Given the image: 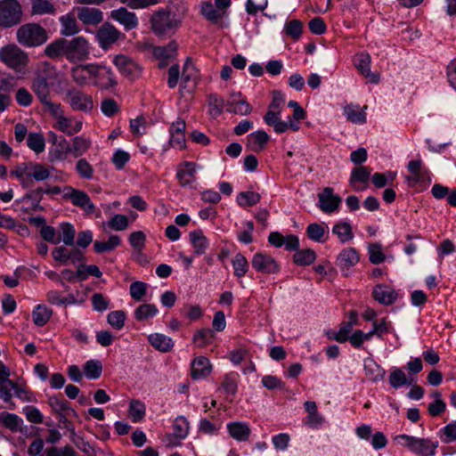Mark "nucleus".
Returning <instances> with one entry per match:
<instances>
[{
    "instance_id": "c756f323",
    "label": "nucleus",
    "mask_w": 456,
    "mask_h": 456,
    "mask_svg": "<svg viewBox=\"0 0 456 456\" xmlns=\"http://www.w3.org/2000/svg\"><path fill=\"white\" fill-rule=\"evenodd\" d=\"M359 254L354 248L343 249L338 256V265L342 270L349 269L359 262Z\"/></svg>"
},
{
    "instance_id": "49530a36",
    "label": "nucleus",
    "mask_w": 456,
    "mask_h": 456,
    "mask_svg": "<svg viewBox=\"0 0 456 456\" xmlns=\"http://www.w3.org/2000/svg\"><path fill=\"white\" fill-rule=\"evenodd\" d=\"M346 118L355 124H363L366 122V114L363 110H359V106L349 104L344 109Z\"/></svg>"
},
{
    "instance_id": "a211bd4d",
    "label": "nucleus",
    "mask_w": 456,
    "mask_h": 456,
    "mask_svg": "<svg viewBox=\"0 0 456 456\" xmlns=\"http://www.w3.org/2000/svg\"><path fill=\"white\" fill-rule=\"evenodd\" d=\"M93 64L77 65L70 69L72 80L80 86L88 85L92 81Z\"/></svg>"
},
{
    "instance_id": "6e6552de",
    "label": "nucleus",
    "mask_w": 456,
    "mask_h": 456,
    "mask_svg": "<svg viewBox=\"0 0 456 456\" xmlns=\"http://www.w3.org/2000/svg\"><path fill=\"white\" fill-rule=\"evenodd\" d=\"M65 99L75 111L90 113L94 108L92 95L77 88L68 90L65 94Z\"/></svg>"
},
{
    "instance_id": "2f4dec72",
    "label": "nucleus",
    "mask_w": 456,
    "mask_h": 456,
    "mask_svg": "<svg viewBox=\"0 0 456 456\" xmlns=\"http://www.w3.org/2000/svg\"><path fill=\"white\" fill-rule=\"evenodd\" d=\"M53 310L45 305H37L32 311L33 322L38 326H45L53 315Z\"/></svg>"
},
{
    "instance_id": "5701e85b",
    "label": "nucleus",
    "mask_w": 456,
    "mask_h": 456,
    "mask_svg": "<svg viewBox=\"0 0 456 456\" xmlns=\"http://www.w3.org/2000/svg\"><path fill=\"white\" fill-rule=\"evenodd\" d=\"M370 177V170L367 167L359 166L352 170L350 183L356 190H362L368 183Z\"/></svg>"
},
{
    "instance_id": "20e7f679",
    "label": "nucleus",
    "mask_w": 456,
    "mask_h": 456,
    "mask_svg": "<svg viewBox=\"0 0 456 456\" xmlns=\"http://www.w3.org/2000/svg\"><path fill=\"white\" fill-rule=\"evenodd\" d=\"M44 195L47 197H53L55 195L61 196L63 200H89L90 196L82 191L73 189L69 186L59 187L49 186L40 187L34 190L31 195L27 194L23 200L33 198L34 200H42Z\"/></svg>"
},
{
    "instance_id": "0eeeda50",
    "label": "nucleus",
    "mask_w": 456,
    "mask_h": 456,
    "mask_svg": "<svg viewBox=\"0 0 456 456\" xmlns=\"http://www.w3.org/2000/svg\"><path fill=\"white\" fill-rule=\"evenodd\" d=\"M22 8L17 0L0 1V27L11 28L22 20Z\"/></svg>"
},
{
    "instance_id": "423d86ee",
    "label": "nucleus",
    "mask_w": 456,
    "mask_h": 456,
    "mask_svg": "<svg viewBox=\"0 0 456 456\" xmlns=\"http://www.w3.org/2000/svg\"><path fill=\"white\" fill-rule=\"evenodd\" d=\"M395 440L401 445L421 456L434 455L437 447V443H433L429 439L418 438L408 435H399L395 437Z\"/></svg>"
},
{
    "instance_id": "5fc2aeb1",
    "label": "nucleus",
    "mask_w": 456,
    "mask_h": 456,
    "mask_svg": "<svg viewBox=\"0 0 456 456\" xmlns=\"http://www.w3.org/2000/svg\"><path fill=\"white\" fill-rule=\"evenodd\" d=\"M222 428V422H212L208 419H202L200 420L198 430L200 433L208 436L218 435Z\"/></svg>"
},
{
    "instance_id": "393cba45",
    "label": "nucleus",
    "mask_w": 456,
    "mask_h": 456,
    "mask_svg": "<svg viewBox=\"0 0 456 456\" xmlns=\"http://www.w3.org/2000/svg\"><path fill=\"white\" fill-rule=\"evenodd\" d=\"M269 139V135L265 131H256L248 136L246 147L248 150L255 152L261 151L268 142Z\"/></svg>"
},
{
    "instance_id": "a878e982",
    "label": "nucleus",
    "mask_w": 456,
    "mask_h": 456,
    "mask_svg": "<svg viewBox=\"0 0 456 456\" xmlns=\"http://www.w3.org/2000/svg\"><path fill=\"white\" fill-rule=\"evenodd\" d=\"M82 121L76 120L73 124V119L71 118H68L63 115L55 121L54 127L68 135H73L82 129Z\"/></svg>"
},
{
    "instance_id": "e2e57ef3",
    "label": "nucleus",
    "mask_w": 456,
    "mask_h": 456,
    "mask_svg": "<svg viewBox=\"0 0 456 456\" xmlns=\"http://www.w3.org/2000/svg\"><path fill=\"white\" fill-rule=\"evenodd\" d=\"M126 314L123 311H112L107 316L109 324L116 329L121 330L125 325Z\"/></svg>"
},
{
    "instance_id": "338daca9",
    "label": "nucleus",
    "mask_w": 456,
    "mask_h": 456,
    "mask_svg": "<svg viewBox=\"0 0 456 456\" xmlns=\"http://www.w3.org/2000/svg\"><path fill=\"white\" fill-rule=\"evenodd\" d=\"M76 170L80 177L91 179L94 175V168L86 159H80L76 164Z\"/></svg>"
},
{
    "instance_id": "dca6fc26",
    "label": "nucleus",
    "mask_w": 456,
    "mask_h": 456,
    "mask_svg": "<svg viewBox=\"0 0 456 456\" xmlns=\"http://www.w3.org/2000/svg\"><path fill=\"white\" fill-rule=\"evenodd\" d=\"M354 62L357 69L362 73V76L369 78L370 82L374 84L379 82V74L370 71L371 59L369 53H362L357 54Z\"/></svg>"
},
{
    "instance_id": "ddd939ff",
    "label": "nucleus",
    "mask_w": 456,
    "mask_h": 456,
    "mask_svg": "<svg viewBox=\"0 0 456 456\" xmlns=\"http://www.w3.org/2000/svg\"><path fill=\"white\" fill-rule=\"evenodd\" d=\"M408 170L411 175L407 177L408 184L411 187H415L418 183H430L429 171L423 167L420 159L411 160L408 164Z\"/></svg>"
},
{
    "instance_id": "4be33fe9",
    "label": "nucleus",
    "mask_w": 456,
    "mask_h": 456,
    "mask_svg": "<svg viewBox=\"0 0 456 456\" xmlns=\"http://www.w3.org/2000/svg\"><path fill=\"white\" fill-rule=\"evenodd\" d=\"M148 341L152 347L161 353L170 352L175 342L170 337H167L161 333H151L148 336Z\"/></svg>"
},
{
    "instance_id": "c9c22d12",
    "label": "nucleus",
    "mask_w": 456,
    "mask_h": 456,
    "mask_svg": "<svg viewBox=\"0 0 456 456\" xmlns=\"http://www.w3.org/2000/svg\"><path fill=\"white\" fill-rule=\"evenodd\" d=\"M22 423V419L14 413L6 411L0 413V424H2L4 428H8L12 432H17Z\"/></svg>"
},
{
    "instance_id": "8fccbe9b",
    "label": "nucleus",
    "mask_w": 456,
    "mask_h": 456,
    "mask_svg": "<svg viewBox=\"0 0 456 456\" xmlns=\"http://www.w3.org/2000/svg\"><path fill=\"white\" fill-rule=\"evenodd\" d=\"M84 372L87 379H96L102 373V364L99 360H89L84 365Z\"/></svg>"
},
{
    "instance_id": "e433bc0d",
    "label": "nucleus",
    "mask_w": 456,
    "mask_h": 456,
    "mask_svg": "<svg viewBox=\"0 0 456 456\" xmlns=\"http://www.w3.org/2000/svg\"><path fill=\"white\" fill-rule=\"evenodd\" d=\"M316 254L313 249H297L293 255V262L300 266L310 265L314 262Z\"/></svg>"
},
{
    "instance_id": "de8ad7c7",
    "label": "nucleus",
    "mask_w": 456,
    "mask_h": 456,
    "mask_svg": "<svg viewBox=\"0 0 456 456\" xmlns=\"http://www.w3.org/2000/svg\"><path fill=\"white\" fill-rule=\"evenodd\" d=\"M214 338V331L209 328H205L195 332L193 335V342L198 347H205L212 342Z\"/></svg>"
},
{
    "instance_id": "6ab92c4d",
    "label": "nucleus",
    "mask_w": 456,
    "mask_h": 456,
    "mask_svg": "<svg viewBox=\"0 0 456 456\" xmlns=\"http://www.w3.org/2000/svg\"><path fill=\"white\" fill-rule=\"evenodd\" d=\"M77 18L85 25L95 26L103 20V13L96 8L80 7L77 8Z\"/></svg>"
},
{
    "instance_id": "f8f14e48",
    "label": "nucleus",
    "mask_w": 456,
    "mask_h": 456,
    "mask_svg": "<svg viewBox=\"0 0 456 456\" xmlns=\"http://www.w3.org/2000/svg\"><path fill=\"white\" fill-rule=\"evenodd\" d=\"M50 77L43 72L37 73L31 81V89L38 101L43 104L49 101L51 94Z\"/></svg>"
},
{
    "instance_id": "3c124183",
    "label": "nucleus",
    "mask_w": 456,
    "mask_h": 456,
    "mask_svg": "<svg viewBox=\"0 0 456 456\" xmlns=\"http://www.w3.org/2000/svg\"><path fill=\"white\" fill-rule=\"evenodd\" d=\"M91 146V141L83 137L76 136L72 140L71 153L74 157L82 156L86 153Z\"/></svg>"
},
{
    "instance_id": "69168bd1",
    "label": "nucleus",
    "mask_w": 456,
    "mask_h": 456,
    "mask_svg": "<svg viewBox=\"0 0 456 456\" xmlns=\"http://www.w3.org/2000/svg\"><path fill=\"white\" fill-rule=\"evenodd\" d=\"M128 241L132 248L141 252L145 247L146 236L142 231L134 232L129 235Z\"/></svg>"
},
{
    "instance_id": "09e8293b",
    "label": "nucleus",
    "mask_w": 456,
    "mask_h": 456,
    "mask_svg": "<svg viewBox=\"0 0 456 456\" xmlns=\"http://www.w3.org/2000/svg\"><path fill=\"white\" fill-rule=\"evenodd\" d=\"M201 14L212 23H216L224 17V12L216 9L210 2H206L201 5Z\"/></svg>"
},
{
    "instance_id": "c85d7f7f",
    "label": "nucleus",
    "mask_w": 456,
    "mask_h": 456,
    "mask_svg": "<svg viewBox=\"0 0 456 456\" xmlns=\"http://www.w3.org/2000/svg\"><path fill=\"white\" fill-rule=\"evenodd\" d=\"M61 34L64 37H71L80 31L76 17L68 13L60 18Z\"/></svg>"
},
{
    "instance_id": "1a4fd4ad",
    "label": "nucleus",
    "mask_w": 456,
    "mask_h": 456,
    "mask_svg": "<svg viewBox=\"0 0 456 456\" xmlns=\"http://www.w3.org/2000/svg\"><path fill=\"white\" fill-rule=\"evenodd\" d=\"M95 37L101 48L108 50L125 35L111 23L105 22L97 29Z\"/></svg>"
},
{
    "instance_id": "864d4df0",
    "label": "nucleus",
    "mask_w": 456,
    "mask_h": 456,
    "mask_svg": "<svg viewBox=\"0 0 456 456\" xmlns=\"http://www.w3.org/2000/svg\"><path fill=\"white\" fill-rule=\"evenodd\" d=\"M220 388L223 389L227 395L234 396L238 390L237 374H226L224 377Z\"/></svg>"
},
{
    "instance_id": "052dcab7",
    "label": "nucleus",
    "mask_w": 456,
    "mask_h": 456,
    "mask_svg": "<svg viewBox=\"0 0 456 456\" xmlns=\"http://www.w3.org/2000/svg\"><path fill=\"white\" fill-rule=\"evenodd\" d=\"M128 225V217L121 214L114 215L108 222V226L113 231H124Z\"/></svg>"
},
{
    "instance_id": "9b49d317",
    "label": "nucleus",
    "mask_w": 456,
    "mask_h": 456,
    "mask_svg": "<svg viewBox=\"0 0 456 456\" xmlns=\"http://www.w3.org/2000/svg\"><path fill=\"white\" fill-rule=\"evenodd\" d=\"M91 82L102 89H110L117 85L114 73L110 68L99 64H93Z\"/></svg>"
},
{
    "instance_id": "412c9836",
    "label": "nucleus",
    "mask_w": 456,
    "mask_h": 456,
    "mask_svg": "<svg viewBox=\"0 0 456 456\" xmlns=\"http://www.w3.org/2000/svg\"><path fill=\"white\" fill-rule=\"evenodd\" d=\"M228 434L231 437L239 442L248 440L251 429L248 423L241 421L229 422L226 426Z\"/></svg>"
},
{
    "instance_id": "c03bdc74",
    "label": "nucleus",
    "mask_w": 456,
    "mask_h": 456,
    "mask_svg": "<svg viewBox=\"0 0 456 456\" xmlns=\"http://www.w3.org/2000/svg\"><path fill=\"white\" fill-rule=\"evenodd\" d=\"M332 232L336 234L340 242L346 243L354 238L352 226L346 222H340L332 228Z\"/></svg>"
},
{
    "instance_id": "7ed1b4c3",
    "label": "nucleus",
    "mask_w": 456,
    "mask_h": 456,
    "mask_svg": "<svg viewBox=\"0 0 456 456\" xmlns=\"http://www.w3.org/2000/svg\"><path fill=\"white\" fill-rule=\"evenodd\" d=\"M0 60L20 74L25 73L29 61L28 53L14 44H9L0 49Z\"/></svg>"
},
{
    "instance_id": "ea45409f",
    "label": "nucleus",
    "mask_w": 456,
    "mask_h": 456,
    "mask_svg": "<svg viewBox=\"0 0 456 456\" xmlns=\"http://www.w3.org/2000/svg\"><path fill=\"white\" fill-rule=\"evenodd\" d=\"M232 265L233 268V274L237 278L244 277L249 268L247 258L241 253H237L232 257Z\"/></svg>"
},
{
    "instance_id": "0e129e2a",
    "label": "nucleus",
    "mask_w": 456,
    "mask_h": 456,
    "mask_svg": "<svg viewBox=\"0 0 456 456\" xmlns=\"http://www.w3.org/2000/svg\"><path fill=\"white\" fill-rule=\"evenodd\" d=\"M303 23L298 20H292L286 23L284 30L287 36L298 39L302 34Z\"/></svg>"
},
{
    "instance_id": "a18cd8bd",
    "label": "nucleus",
    "mask_w": 456,
    "mask_h": 456,
    "mask_svg": "<svg viewBox=\"0 0 456 456\" xmlns=\"http://www.w3.org/2000/svg\"><path fill=\"white\" fill-rule=\"evenodd\" d=\"M177 50V44L175 41H170L167 45L153 47V55L161 60H167L175 57Z\"/></svg>"
},
{
    "instance_id": "4c0bfd02",
    "label": "nucleus",
    "mask_w": 456,
    "mask_h": 456,
    "mask_svg": "<svg viewBox=\"0 0 456 456\" xmlns=\"http://www.w3.org/2000/svg\"><path fill=\"white\" fill-rule=\"evenodd\" d=\"M413 379H408L404 371L400 368H394L389 375V384L393 388H399L404 385H411Z\"/></svg>"
},
{
    "instance_id": "79ce46f5",
    "label": "nucleus",
    "mask_w": 456,
    "mask_h": 456,
    "mask_svg": "<svg viewBox=\"0 0 456 456\" xmlns=\"http://www.w3.org/2000/svg\"><path fill=\"white\" fill-rule=\"evenodd\" d=\"M280 110L269 109L264 117L265 122L272 126L273 130L278 134L284 133L285 128L283 121L280 118Z\"/></svg>"
},
{
    "instance_id": "cd10ccee",
    "label": "nucleus",
    "mask_w": 456,
    "mask_h": 456,
    "mask_svg": "<svg viewBox=\"0 0 456 456\" xmlns=\"http://www.w3.org/2000/svg\"><path fill=\"white\" fill-rule=\"evenodd\" d=\"M48 404L52 408L53 411L57 414H72L73 417L77 416V412L74 409L69 407V403L65 400L62 395H53L48 398Z\"/></svg>"
},
{
    "instance_id": "473e14b6",
    "label": "nucleus",
    "mask_w": 456,
    "mask_h": 456,
    "mask_svg": "<svg viewBox=\"0 0 456 456\" xmlns=\"http://www.w3.org/2000/svg\"><path fill=\"white\" fill-rule=\"evenodd\" d=\"M56 13L54 4L49 0H31V14L45 15Z\"/></svg>"
},
{
    "instance_id": "603ef678",
    "label": "nucleus",
    "mask_w": 456,
    "mask_h": 456,
    "mask_svg": "<svg viewBox=\"0 0 456 456\" xmlns=\"http://www.w3.org/2000/svg\"><path fill=\"white\" fill-rule=\"evenodd\" d=\"M390 324L387 322V318H383L379 321H374L372 322V330L368 333H365V339L370 340L374 335L379 338H382L384 334L389 332Z\"/></svg>"
},
{
    "instance_id": "2eb2a0df",
    "label": "nucleus",
    "mask_w": 456,
    "mask_h": 456,
    "mask_svg": "<svg viewBox=\"0 0 456 456\" xmlns=\"http://www.w3.org/2000/svg\"><path fill=\"white\" fill-rule=\"evenodd\" d=\"M113 63L123 75L128 77L134 78L139 76L141 72V68L137 63L122 54L115 56Z\"/></svg>"
},
{
    "instance_id": "13d9d810",
    "label": "nucleus",
    "mask_w": 456,
    "mask_h": 456,
    "mask_svg": "<svg viewBox=\"0 0 456 456\" xmlns=\"http://www.w3.org/2000/svg\"><path fill=\"white\" fill-rule=\"evenodd\" d=\"M369 259L373 265H379L385 261L386 256L382 251V246L379 243H371L368 247Z\"/></svg>"
},
{
    "instance_id": "37998d69",
    "label": "nucleus",
    "mask_w": 456,
    "mask_h": 456,
    "mask_svg": "<svg viewBox=\"0 0 456 456\" xmlns=\"http://www.w3.org/2000/svg\"><path fill=\"white\" fill-rule=\"evenodd\" d=\"M306 235L314 241L323 242L328 237V232L323 225L313 223L306 227Z\"/></svg>"
},
{
    "instance_id": "680f3d73",
    "label": "nucleus",
    "mask_w": 456,
    "mask_h": 456,
    "mask_svg": "<svg viewBox=\"0 0 456 456\" xmlns=\"http://www.w3.org/2000/svg\"><path fill=\"white\" fill-rule=\"evenodd\" d=\"M208 104L209 113L216 118L223 112L224 101L216 94H210L208 96Z\"/></svg>"
},
{
    "instance_id": "f03ea898",
    "label": "nucleus",
    "mask_w": 456,
    "mask_h": 456,
    "mask_svg": "<svg viewBox=\"0 0 456 456\" xmlns=\"http://www.w3.org/2000/svg\"><path fill=\"white\" fill-rule=\"evenodd\" d=\"M151 29L159 37H170L181 26V20L167 10L161 9L152 13L150 19Z\"/></svg>"
},
{
    "instance_id": "6e6d98bb",
    "label": "nucleus",
    "mask_w": 456,
    "mask_h": 456,
    "mask_svg": "<svg viewBox=\"0 0 456 456\" xmlns=\"http://www.w3.org/2000/svg\"><path fill=\"white\" fill-rule=\"evenodd\" d=\"M27 145L37 153L43 152L45 146V138L39 133H30L28 135Z\"/></svg>"
},
{
    "instance_id": "f704fd0d",
    "label": "nucleus",
    "mask_w": 456,
    "mask_h": 456,
    "mask_svg": "<svg viewBox=\"0 0 456 456\" xmlns=\"http://www.w3.org/2000/svg\"><path fill=\"white\" fill-rule=\"evenodd\" d=\"M158 313L159 309L154 304H142L135 308L134 316L138 322H144L155 317Z\"/></svg>"
},
{
    "instance_id": "9d476101",
    "label": "nucleus",
    "mask_w": 456,
    "mask_h": 456,
    "mask_svg": "<svg viewBox=\"0 0 456 456\" xmlns=\"http://www.w3.org/2000/svg\"><path fill=\"white\" fill-rule=\"evenodd\" d=\"M252 267L263 274H277L281 271V265L271 255L265 252H256L251 258Z\"/></svg>"
},
{
    "instance_id": "bf43d9fd",
    "label": "nucleus",
    "mask_w": 456,
    "mask_h": 456,
    "mask_svg": "<svg viewBox=\"0 0 456 456\" xmlns=\"http://www.w3.org/2000/svg\"><path fill=\"white\" fill-rule=\"evenodd\" d=\"M129 292L134 300L142 301L147 292V284L139 281H134L130 285Z\"/></svg>"
},
{
    "instance_id": "72a5a7b5",
    "label": "nucleus",
    "mask_w": 456,
    "mask_h": 456,
    "mask_svg": "<svg viewBox=\"0 0 456 456\" xmlns=\"http://www.w3.org/2000/svg\"><path fill=\"white\" fill-rule=\"evenodd\" d=\"M128 414L134 423L142 421L146 414L145 404L138 399H133L129 402Z\"/></svg>"
},
{
    "instance_id": "a19ab883",
    "label": "nucleus",
    "mask_w": 456,
    "mask_h": 456,
    "mask_svg": "<svg viewBox=\"0 0 456 456\" xmlns=\"http://www.w3.org/2000/svg\"><path fill=\"white\" fill-rule=\"evenodd\" d=\"M190 429V423L188 419L183 416L177 417L173 424V436L177 440L184 439Z\"/></svg>"
},
{
    "instance_id": "aec40b11",
    "label": "nucleus",
    "mask_w": 456,
    "mask_h": 456,
    "mask_svg": "<svg viewBox=\"0 0 456 456\" xmlns=\"http://www.w3.org/2000/svg\"><path fill=\"white\" fill-rule=\"evenodd\" d=\"M212 370L209 360L205 356L196 357L191 366V376L193 379H201L208 377Z\"/></svg>"
},
{
    "instance_id": "f257e3e1",
    "label": "nucleus",
    "mask_w": 456,
    "mask_h": 456,
    "mask_svg": "<svg viewBox=\"0 0 456 456\" xmlns=\"http://www.w3.org/2000/svg\"><path fill=\"white\" fill-rule=\"evenodd\" d=\"M45 54L51 59L65 57L69 62L83 61L90 54V45L84 37H76L70 40L61 37L45 48Z\"/></svg>"
},
{
    "instance_id": "4d7b16f0",
    "label": "nucleus",
    "mask_w": 456,
    "mask_h": 456,
    "mask_svg": "<svg viewBox=\"0 0 456 456\" xmlns=\"http://www.w3.org/2000/svg\"><path fill=\"white\" fill-rule=\"evenodd\" d=\"M431 193L436 199L456 200V189L450 190L448 187L436 183L433 185Z\"/></svg>"
},
{
    "instance_id": "58836bf2",
    "label": "nucleus",
    "mask_w": 456,
    "mask_h": 456,
    "mask_svg": "<svg viewBox=\"0 0 456 456\" xmlns=\"http://www.w3.org/2000/svg\"><path fill=\"white\" fill-rule=\"evenodd\" d=\"M121 244V239L119 236L112 234L109 237L107 241L96 240L94 243V249L96 253L101 254L108 251H111L118 248Z\"/></svg>"
},
{
    "instance_id": "774afa93",
    "label": "nucleus",
    "mask_w": 456,
    "mask_h": 456,
    "mask_svg": "<svg viewBox=\"0 0 456 456\" xmlns=\"http://www.w3.org/2000/svg\"><path fill=\"white\" fill-rule=\"evenodd\" d=\"M101 110L105 116L112 117L118 112L119 106L114 99L106 98L102 101Z\"/></svg>"
},
{
    "instance_id": "bb28decb",
    "label": "nucleus",
    "mask_w": 456,
    "mask_h": 456,
    "mask_svg": "<svg viewBox=\"0 0 456 456\" xmlns=\"http://www.w3.org/2000/svg\"><path fill=\"white\" fill-rule=\"evenodd\" d=\"M365 376L368 379L378 382L384 379L386 370L378 364L372 358H366L363 362Z\"/></svg>"
},
{
    "instance_id": "4468645a",
    "label": "nucleus",
    "mask_w": 456,
    "mask_h": 456,
    "mask_svg": "<svg viewBox=\"0 0 456 456\" xmlns=\"http://www.w3.org/2000/svg\"><path fill=\"white\" fill-rule=\"evenodd\" d=\"M110 18L122 25L126 31L136 28L139 24L136 14L125 7L111 11Z\"/></svg>"
},
{
    "instance_id": "f3484780",
    "label": "nucleus",
    "mask_w": 456,
    "mask_h": 456,
    "mask_svg": "<svg viewBox=\"0 0 456 456\" xmlns=\"http://www.w3.org/2000/svg\"><path fill=\"white\" fill-rule=\"evenodd\" d=\"M372 297L379 303L389 305L397 300L398 294L394 289L387 285L379 284L373 289Z\"/></svg>"
},
{
    "instance_id": "b1692460",
    "label": "nucleus",
    "mask_w": 456,
    "mask_h": 456,
    "mask_svg": "<svg viewBox=\"0 0 456 456\" xmlns=\"http://www.w3.org/2000/svg\"><path fill=\"white\" fill-rule=\"evenodd\" d=\"M196 166L193 162H183L177 169V178L183 186L190 185L196 180Z\"/></svg>"
},
{
    "instance_id": "7c9ffc66",
    "label": "nucleus",
    "mask_w": 456,
    "mask_h": 456,
    "mask_svg": "<svg viewBox=\"0 0 456 456\" xmlns=\"http://www.w3.org/2000/svg\"><path fill=\"white\" fill-rule=\"evenodd\" d=\"M190 241L192 245L194 254L203 255L208 248V240L203 234L201 230H194L189 234Z\"/></svg>"
},
{
    "instance_id": "39448f33",
    "label": "nucleus",
    "mask_w": 456,
    "mask_h": 456,
    "mask_svg": "<svg viewBox=\"0 0 456 456\" xmlns=\"http://www.w3.org/2000/svg\"><path fill=\"white\" fill-rule=\"evenodd\" d=\"M18 42L25 46L35 47L46 42V30L37 23H27L20 26L16 33Z\"/></svg>"
}]
</instances>
